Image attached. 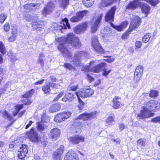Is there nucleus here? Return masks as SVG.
<instances>
[{
    "mask_svg": "<svg viewBox=\"0 0 160 160\" xmlns=\"http://www.w3.org/2000/svg\"><path fill=\"white\" fill-rule=\"evenodd\" d=\"M56 40L60 43L58 46L59 50L63 54L65 57L68 58L69 59L71 58L72 54L68 48L67 47L68 44H70L72 47L76 48H79L81 46L79 39L72 33L64 37H59Z\"/></svg>",
    "mask_w": 160,
    "mask_h": 160,
    "instance_id": "obj_1",
    "label": "nucleus"
},
{
    "mask_svg": "<svg viewBox=\"0 0 160 160\" xmlns=\"http://www.w3.org/2000/svg\"><path fill=\"white\" fill-rule=\"evenodd\" d=\"M142 107V110H141V119L147 118L153 116L154 113L150 112V111H156L159 108V103L156 101L150 100L147 102Z\"/></svg>",
    "mask_w": 160,
    "mask_h": 160,
    "instance_id": "obj_2",
    "label": "nucleus"
},
{
    "mask_svg": "<svg viewBox=\"0 0 160 160\" xmlns=\"http://www.w3.org/2000/svg\"><path fill=\"white\" fill-rule=\"evenodd\" d=\"M94 93V91L89 87L85 88L81 91H78L76 92V95L78 98L79 104L78 105V108L82 110L84 108V103L80 98V97L85 98L92 95Z\"/></svg>",
    "mask_w": 160,
    "mask_h": 160,
    "instance_id": "obj_3",
    "label": "nucleus"
},
{
    "mask_svg": "<svg viewBox=\"0 0 160 160\" xmlns=\"http://www.w3.org/2000/svg\"><path fill=\"white\" fill-rule=\"evenodd\" d=\"M97 113L96 112L89 113H84L80 115L79 117L75 119L73 125L76 127H82L83 126L82 121L88 120H91L96 117Z\"/></svg>",
    "mask_w": 160,
    "mask_h": 160,
    "instance_id": "obj_4",
    "label": "nucleus"
},
{
    "mask_svg": "<svg viewBox=\"0 0 160 160\" xmlns=\"http://www.w3.org/2000/svg\"><path fill=\"white\" fill-rule=\"evenodd\" d=\"M95 62L94 61H91L89 62V66H84L82 68L81 70L86 72H92L98 73L102 70V69H103V68L106 67V63L105 62L101 63L92 67Z\"/></svg>",
    "mask_w": 160,
    "mask_h": 160,
    "instance_id": "obj_5",
    "label": "nucleus"
},
{
    "mask_svg": "<svg viewBox=\"0 0 160 160\" xmlns=\"http://www.w3.org/2000/svg\"><path fill=\"white\" fill-rule=\"evenodd\" d=\"M139 17L137 16H134L133 20L131 21L130 26L128 30L124 32L122 36V39L127 38L131 32L135 30L139 26Z\"/></svg>",
    "mask_w": 160,
    "mask_h": 160,
    "instance_id": "obj_6",
    "label": "nucleus"
},
{
    "mask_svg": "<svg viewBox=\"0 0 160 160\" xmlns=\"http://www.w3.org/2000/svg\"><path fill=\"white\" fill-rule=\"evenodd\" d=\"M33 17L31 15H28L25 17V18L26 21L30 22L32 20V26L34 29L39 31L42 26V22L40 21H37V19H32Z\"/></svg>",
    "mask_w": 160,
    "mask_h": 160,
    "instance_id": "obj_7",
    "label": "nucleus"
},
{
    "mask_svg": "<svg viewBox=\"0 0 160 160\" xmlns=\"http://www.w3.org/2000/svg\"><path fill=\"white\" fill-rule=\"evenodd\" d=\"M92 45L93 48L97 52L101 53H104V50L99 43L98 38L96 36H93L92 38Z\"/></svg>",
    "mask_w": 160,
    "mask_h": 160,
    "instance_id": "obj_8",
    "label": "nucleus"
},
{
    "mask_svg": "<svg viewBox=\"0 0 160 160\" xmlns=\"http://www.w3.org/2000/svg\"><path fill=\"white\" fill-rule=\"evenodd\" d=\"M28 138L32 142H38L40 139V138L37 132L34 131V128H31L30 131L27 133Z\"/></svg>",
    "mask_w": 160,
    "mask_h": 160,
    "instance_id": "obj_9",
    "label": "nucleus"
},
{
    "mask_svg": "<svg viewBox=\"0 0 160 160\" xmlns=\"http://www.w3.org/2000/svg\"><path fill=\"white\" fill-rule=\"evenodd\" d=\"M88 11L83 10L78 12L74 16L71 18L70 21L72 22H77L81 20L83 17L88 14Z\"/></svg>",
    "mask_w": 160,
    "mask_h": 160,
    "instance_id": "obj_10",
    "label": "nucleus"
},
{
    "mask_svg": "<svg viewBox=\"0 0 160 160\" xmlns=\"http://www.w3.org/2000/svg\"><path fill=\"white\" fill-rule=\"evenodd\" d=\"M84 52L81 51L76 53L74 57L72 58V60L70 61V62L72 64L77 66L81 65V57L82 56L83 53Z\"/></svg>",
    "mask_w": 160,
    "mask_h": 160,
    "instance_id": "obj_11",
    "label": "nucleus"
},
{
    "mask_svg": "<svg viewBox=\"0 0 160 160\" xmlns=\"http://www.w3.org/2000/svg\"><path fill=\"white\" fill-rule=\"evenodd\" d=\"M54 7V3L52 2H50L44 8L42 11V14L45 16L50 14L53 10Z\"/></svg>",
    "mask_w": 160,
    "mask_h": 160,
    "instance_id": "obj_12",
    "label": "nucleus"
},
{
    "mask_svg": "<svg viewBox=\"0 0 160 160\" xmlns=\"http://www.w3.org/2000/svg\"><path fill=\"white\" fill-rule=\"evenodd\" d=\"M69 141L73 144H77L80 142H83L84 141V138L82 136L73 135L69 138Z\"/></svg>",
    "mask_w": 160,
    "mask_h": 160,
    "instance_id": "obj_13",
    "label": "nucleus"
},
{
    "mask_svg": "<svg viewBox=\"0 0 160 160\" xmlns=\"http://www.w3.org/2000/svg\"><path fill=\"white\" fill-rule=\"evenodd\" d=\"M116 10V8L115 6H113L111 8L110 10L106 15V21L112 22L113 21L114 15Z\"/></svg>",
    "mask_w": 160,
    "mask_h": 160,
    "instance_id": "obj_14",
    "label": "nucleus"
},
{
    "mask_svg": "<svg viewBox=\"0 0 160 160\" xmlns=\"http://www.w3.org/2000/svg\"><path fill=\"white\" fill-rule=\"evenodd\" d=\"M103 16L102 14H99L97 18H95L96 20L93 24L92 25L91 31L93 33L95 32L99 27V24Z\"/></svg>",
    "mask_w": 160,
    "mask_h": 160,
    "instance_id": "obj_15",
    "label": "nucleus"
},
{
    "mask_svg": "<svg viewBox=\"0 0 160 160\" xmlns=\"http://www.w3.org/2000/svg\"><path fill=\"white\" fill-rule=\"evenodd\" d=\"M121 101L120 98L118 97H115L113 99L112 107L115 109L120 108L124 105Z\"/></svg>",
    "mask_w": 160,
    "mask_h": 160,
    "instance_id": "obj_16",
    "label": "nucleus"
},
{
    "mask_svg": "<svg viewBox=\"0 0 160 160\" xmlns=\"http://www.w3.org/2000/svg\"><path fill=\"white\" fill-rule=\"evenodd\" d=\"M34 92V89H32L29 92H26L23 96V97L25 98L22 100V102L23 103V104L29 105L32 103V102L29 101L27 98L31 97L33 95Z\"/></svg>",
    "mask_w": 160,
    "mask_h": 160,
    "instance_id": "obj_17",
    "label": "nucleus"
},
{
    "mask_svg": "<svg viewBox=\"0 0 160 160\" xmlns=\"http://www.w3.org/2000/svg\"><path fill=\"white\" fill-rule=\"evenodd\" d=\"M116 1V0H101L99 3L98 7L100 8H102L111 6Z\"/></svg>",
    "mask_w": 160,
    "mask_h": 160,
    "instance_id": "obj_18",
    "label": "nucleus"
},
{
    "mask_svg": "<svg viewBox=\"0 0 160 160\" xmlns=\"http://www.w3.org/2000/svg\"><path fill=\"white\" fill-rule=\"evenodd\" d=\"M60 134V131L58 128H54L52 129L49 135L52 140H56Z\"/></svg>",
    "mask_w": 160,
    "mask_h": 160,
    "instance_id": "obj_19",
    "label": "nucleus"
},
{
    "mask_svg": "<svg viewBox=\"0 0 160 160\" xmlns=\"http://www.w3.org/2000/svg\"><path fill=\"white\" fill-rule=\"evenodd\" d=\"M73 152V151H69L65 155L64 160H78V157Z\"/></svg>",
    "mask_w": 160,
    "mask_h": 160,
    "instance_id": "obj_20",
    "label": "nucleus"
},
{
    "mask_svg": "<svg viewBox=\"0 0 160 160\" xmlns=\"http://www.w3.org/2000/svg\"><path fill=\"white\" fill-rule=\"evenodd\" d=\"M87 25L86 23H83L77 26L74 29V30L75 33L77 34L83 32L86 29Z\"/></svg>",
    "mask_w": 160,
    "mask_h": 160,
    "instance_id": "obj_21",
    "label": "nucleus"
},
{
    "mask_svg": "<svg viewBox=\"0 0 160 160\" xmlns=\"http://www.w3.org/2000/svg\"><path fill=\"white\" fill-rule=\"evenodd\" d=\"M128 24L127 21L122 22L120 25L118 26L114 25L112 23H111L112 27L118 31H121L125 28H126Z\"/></svg>",
    "mask_w": 160,
    "mask_h": 160,
    "instance_id": "obj_22",
    "label": "nucleus"
},
{
    "mask_svg": "<svg viewBox=\"0 0 160 160\" xmlns=\"http://www.w3.org/2000/svg\"><path fill=\"white\" fill-rule=\"evenodd\" d=\"M141 9H142V12L145 14V17H146L149 12L151 8L146 3L141 2Z\"/></svg>",
    "mask_w": 160,
    "mask_h": 160,
    "instance_id": "obj_23",
    "label": "nucleus"
},
{
    "mask_svg": "<svg viewBox=\"0 0 160 160\" xmlns=\"http://www.w3.org/2000/svg\"><path fill=\"white\" fill-rule=\"evenodd\" d=\"M140 1V0H134L127 6L126 8L131 10L135 9L139 5Z\"/></svg>",
    "mask_w": 160,
    "mask_h": 160,
    "instance_id": "obj_24",
    "label": "nucleus"
},
{
    "mask_svg": "<svg viewBox=\"0 0 160 160\" xmlns=\"http://www.w3.org/2000/svg\"><path fill=\"white\" fill-rule=\"evenodd\" d=\"M61 25L59 26V30L62 31V29L64 28L66 29L67 28L69 29L70 28V25L68 22V21L67 18H65L62 19L60 23Z\"/></svg>",
    "mask_w": 160,
    "mask_h": 160,
    "instance_id": "obj_25",
    "label": "nucleus"
},
{
    "mask_svg": "<svg viewBox=\"0 0 160 160\" xmlns=\"http://www.w3.org/2000/svg\"><path fill=\"white\" fill-rule=\"evenodd\" d=\"M63 151H56L52 155L53 160H62V155L63 153Z\"/></svg>",
    "mask_w": 160,
    "mask_h": 160,
    "instance_id": "obj_26",
    "label": "nucleus"
},
{
    "mask_svg": "<svg viewBox=\"0 0 160 160\" xmlns=\"http://www.w3.org/2000/svg\"><path fill=\"white\" fill-rule=\"evenodd\" d=\"M38 130L39 131L42 132L48 129L47 126L43 123L41 122H37Z\"/></svg>",
    "mask_w": 160,
    "mask_h": 160,
    "instance_id": "obj_27",
    "label": "nucleus"
},
{
    "mask_svg": "<svg viewBox=\"0 0 160 160\" xmlns=\"http://www.w3.org/2000/svg\"><path fill=\"white\" fill-rule=\"evenodd\" d=\"M60 108V105L56 104L52 105L50 108L49 111L51 112H53L58 111Z\"/></svg>",
    "mask_w": 160,
    "mask_h": 160,
    "instance_id": "obj_28",
    "label": "nucleus"
},
{
    "mask_svg": "<svg viewBox=\"0 0 160 160\" xmlns=\"http://www.w3.org/2000/svg\"><path fill=\"white\" fill-rule=\"evenodd\" d=\"M44 55L42 53H40L39 56L37 60V62L38 64H40L42 67H43L44 66V62L43 58L44 57Z\"/></svg>",
    "mask_w": 160,
    "mask_h": 160,
    "instance_id": "obj_29",
    "label": "nucleus"
},
{
    "mask_svg": "<svg viewBox=\"0 0 160 160\" xmlns=\"http://www.w3.org/2000/svg\"><path fill=\"white\" fill-rule=\"evenodd\" d=\"M94 2V0H82V3L88 8L91 7Z\"/></svg>",
    "mask_w": 160,
    "mask_h": 160,
    "instance_id": "obj_30",
    "label": "nucleus"
},
{
    "mask_svg": "<svg viewBox=\"0 0 160 160\" xmlns=\"http://www.w3.org/2000/svg\"><path fill=\"white\" fill-rule=\"evenodd\" d=\"M28 151H18V157L19 159L22 160L23 158L27 156Z\"/></svg>",
    "mask_w": 160,
    "mask_h": 160,
    "instance_id": "obj_31",
    "label": "nucleus"
},
{
    "mask_svg": "<svg viewBox=\"0 0 160 160\" xmlns=\"http://www.w3.org/2000/svg\"><path fill=\"white\" fill-rule=\"evenodd\" d=\"M69 0H59V2L61 7L65 8L69 4Z\"/></svg>",
    "mask_w": 160,
    "mask_h": 160,
    "instance_id": "obj_32",
    "label": "nucleus"
},
{
    "mask_svg": "<svg viewBox=\"0 0 160 160\" xmlns=\"http://www.w3.org/2000/svg\"><path fill=\"white\" fill-rule=\"evenodd\" d=\"M140 67L138 66L136 68L134 73V78L136 80H139L140 79Z\"/></svg>",
    "mask_w": 160,
    "mask_h": 160,
    "instance_id": "obj_33",
    "label": "nucleus"
},
{
    "mask_svg": "<svg viewBox=\"0 0 160 160\" xmlns=\"http://www.w3.org/2000/svg\"><path fill=\"white\" fill-rule=\"evenodd\" d=\"M62 116L61 113L56 115L54 117V121L57 122H61L64 121L62 117Z\"/></svg>",
    "mask_w": 160,
    "mask_h": 160,
    "instance_id": "obj_34",
    "label": "nucleus"
},
{
    "mask_svg": "<svg viewBox=\"0 0 160 160\" xmlns=\"http://www.w3.org/2000/svg\"><path fill=\"white\" fill-rule=\"evenodd\" d=\"M77 96L76 92L74 93H68L66 94V97L68 98V101L71 102L74 99L76 98V96Z\"/></svg>",
    "mask_w": 160,
    "mask_h": 160,
    "instance_id": "obj_35",
    "label": "nucleus"
},
{
    "mask_svg": "<svg viewBox=\"0 0 160 160\" xmlns=\"http://www.w3.org/2000/svg\"><path fill=\"white\" fill-rule=\"evenodd\" d=\"M64 120L68 118L71 115V113L69 112H63L61 113Z\"/></svg>",
    "mask_w": 160,
    "mask_h": 160,
    "instance_id": "obj_36",
    "label": "nucleus"
},
{
    "mask_svg": "<svg viewBox=\"0 0 160 160\" xmlns=\"http://www.w3.org/2000/svg\"><path fill=\"white\" fill-rule=\"evenodd\" d=\"M149 96L155 98L158 95V92L155 90H152L150 91Z\"/></svg>",
    "mask_w": 160,
    "mask_h": 160,
    "instance_id": "obj_37",
    "label": "nucleus"
},
{
    "mask_svg": "<svg viewBox=\"0 0 160 160\" xmlns=\"http://www.w3.org/2000/svg\"><path fill=\"white\" fill-rule=\"evenodd\" d=\"M0 52L3 55L6 52V49L4 45L1 41H0Z\"/></svg>",
    "mask_w": 160,
    "mask_h": 160,
    "instance_id": "obj_38",
    "label": "nucleus"
},
{
    "mask_svg": "<svg viewBox=\"0 0 160 160\" xmlns=\"http://www.w3.org/2000/svg\"><path fill=\"white\" fill-rule=\"evenodd\" d=\"M22 105H17L15 108V109L14 110L13 114L14 116H15L19 112V111L22 108Z\"/></svg>",
    "mask_w": 160,
    "mask_h": 160,
    "instance_id": "obj_39",
    "label": "nucleus"
},
{
    "mask_svg": "<svg viewBox=\"0 0 160 160\" xmlns=\"http://www.w3.org/2000/svg\"><path fill=\"white\" fill-rule=\"evenodd\" d=\"M42 90L45 93H49L51 91L50 86L48 85H44L42 87Z\"/></svg>",
    "mask_w": 160,
    "mask_h": 160,
    "instance_id": "obj_40",
    "label": "nucleus"
},
{
    "mask_svg": "<svg viewBox=\"0 0 160 160\" xmlns=\"http://www.w3.org/2000/svg\"><path fill=\"white\" fill-rule=\"evenodd\" d=\"M36 5L33 3H29L25 4L24 7V8L27 9H32L34 8L35 7Z\"/></svg>",
    "mask_w": 160,
    "mask_h": 160,
    "instance_id": "obj_41",
    "label": "nucleus"
},
{
    "mask_svg": "<svg viewBox=\"0 0 160 160\" xmlns=\"http://www.w3.org/2000/svg\"><path fill=\"white\" fill-rule=\"evenodd\" d=\"M151 36L149 33H147L144 35L142 38V41L144 43L148 42Z\"/></svg>",
    "mask_w": 160,
    "mask_h": 160,
    "instance_id": "obj_42",
    "label": "nucleus"
},
{
    "mask_svg": "<svg viewBox=\"0 0 160 160\" xmlns=\"http://www.w3.org/2000/svg\"><path fill=\"white\" fill-rule=\"evenodd\" d=\"M7 16L4 13H2L0 15V22L3 23L7 18Z\"/></svg>",
    "mask_w": 160,
    "mask_h": 160,
    "instance_id": "obj_43",
    "label": "nucleus"
},
{
    "mask_svg": "<svg viewBox=\"0 0 160 160\" xmlns=\"http://www.w3.org/2000/svg\"><path fill=\"white\" fill-rule=\"evenodd\" d=\"M2 114L3 115V117L4 118H8V119L9 120H11L12 119V117L11 115H10L6 111H4L3 113Z\"/></svg>",
    "mask_w": 160,
    "mask_h": 160,
    "instance_id": "obj_44",
    "label": "nucleus"
},
{
    "mask_svg": "<svg viewBox=\"0 0 160 160\" xmlns=\"http://www.w3.org/2000/svg\"><path fill=\"white\" fill-rule=\"evenodd\" d=\"M114 117L113 116L109 117L106 120L107 123L109 125H111L114 121Z\"/></svg>",
    "mask_w": 160,
    "mask_h": 160,
    "instance_id": "obj_45",
    "label": "nucleus"
},
{
    "mask_svg": "<svg viewBox=\"0 0 160 160\" xmlns=\"http://www.w3.org/2000/svg\"><path fill=\"white\" fill-rule=\"evenodd\" d=\"M160 2V0H150V4L152 6H156Z\"/></svg>",
    "mask_w": 160,
    "mask_h": 160,
    "instance_id": "obj_46",
    "label": "nucleus"
},
{
    "mask_svg": "<svg viewBox=\"0 0 160 160\" xmlns=\"http://www.w3.org/2000/svg\"><path fill=\"white\" fill-rule=\"evenodd\" d=\"M151 121V122L155 123H160V116L157 117H156L153 118Z\"/></svg>",
    "mask_w": 160,
    "mask_h": 160,
    "instance_id": "obj_47",
    "label": "nucleus"
},
{
    "mask_svg": "<svg viewBox=\"0 0 160 160\" xmlns=\"http://www.w3.org/2000/svg\"><path fill=\"white\" fill-rule=\"evenodd\" d=\"M4 30L6 32L10 30V25L9 22H6L3 26Z\"/></svg>",
    "mask_w": 160,
    "mask_h": 160,
    "instance_id": "obj_48",
    "label": "nucleus"
},
{
    "mask_svg": "<svg viewBox=\"0 0 160 160\" xmlns=\"http://www.w3.org/2000/svg\"><path fill=\"white\" fill-rule=\"evenodd\" d=\"M64 66L65 68L69 70H72L74 68V67L69 63H65Z\"/></svg>",
    "mask_w": 160,
    "mask_h": 160,
    "instance_id": "obj_49",
    "label": "nucleus"
},
{
    "mask_svg": "<svg viewBox=\"0 0 160 160\" xmlns=\"http://www.w3.org/2000/svg\"><path fill=\"white\" fill-rule=\"evenodd\" d=\"M17 35H12V36L9 37L8 39L9 42H13L15 40Z\"/></svg>",
    "mask_w": 160,
    "mask_h": 160,
    "instance_id": "obj_50",
    "label": "nucleus"
},
{
    "mask_svg": "<svg viewBox=\"0 0 160 160\" xmlns=\"http://www.w3.org/2000/svg\"><path fill=\"white\" fill-rule=\"evenodd\" d=\"M102 70L103 71L102 75L105 76H106L111 71V70H110L109 71H107V69L105 68H103V69H102Z\"/></svg>",
    "mask_w": 160,
    "mask_h": 160,
    "instance_id": "obj_51",
    "label": "nucleus"
},
{
    "mask_svg": "<svg viewBox=\"0 0 160 160\" xmlns=\"http://www.w3.org/2000/svg\"><path fill=\"white\" fill-rule=\"evenodd\" d=\"M12 35H15L17 36V31L16 28L13 26L12 28Z\"/></svg>",
    "mask_w": 160,
    "mask_h": 160,
    "instance_id": "obj_52",
    "label": "nucleus"
},
{
    "mask_svg": "<svg viewBox=\"0 0 160 160\" xmlns=\"http://www.w3.org/2000/svg\"><path fill=\"white\" fill-rule=\"evenodd\" d=\"M63 93V92H60L56 96V97L54 99V101H56L58 100V99L61 97Z\"/></svg>",
    "mask_w": 160,
    "mask_h": 160,
    "instance_id": "obj_53",
    "label": "nucleus"
},
{
    "mask_svg": "<svg viewBox=\"0 0 160 160\" xmlns=\"http://www.w3.org/2000/svg\"><path fill=\"white\" fill-rule=\"evenodd\" d=\"M50 86L51 87L54 89H56L58 88L60 86L58 84L54 83H52L50 84Z\"/></svg>",
    "mask_w": 160,
    "mask_h": 160,
    "instance_id": "obj_54",
    "label": "nucleus"
},
{
    "mask_svg": "<svg viewBox=\"0 0 160 160\" xmlns=\"http://www.w3.org/2000/svg\"><path fill=\"white\" fill-rule=\"evenodd\" d=\"M44 81V79H42L41 80H39V81L36 82L35 83V84L36 85H38V84H41Z\"/></svg>",
    "mask_w": 160,
    "mask_h": 160,
    "instance_id": "obj_55",
    "label": "nucleus"
},
{
    "mask_svg": "<svg viewBox=\"0 0 160 160\" xmlns=\"http://www.w3.org/2000/svg\"><path fill=\"white\" fill-rule=\"evenodd\" d=\"M77 88L78 85L71 87L70 88V90L73 91L76 90L77 89Z\"/></svg>",
    "mask_w": 160,
    "mask_h": 160,
    "instance_id": "obj_56",
    "label": "nucleus"
},
{
    "mask_svg": "<svg viewBox=\"0 0 160 160\" xmlns=\"http://www.w3.org/2000/svg\"><path fill=\"white\" fill-rule=\"evenodd\" d=\"M119 128L121 131H122L124 128V124L123 123H121L119 125Z\"/></svg>",
    "mask_w": 160,
    "mask_h": 160,
    "instance_id": "obj_57",
    "label": "nucleus"
},
{
    "mask_svg": "<svg viewBox=\"0 0 160 160\" xmlns=\"http://www.w3.org/2000/svg\"><path fill=\"white\" fill-rule=\"evenodd\" d=\"M3 69L2 68L0 67V80L2 78V77L3 75Z\"/></svg>",
    "mask_w": 160,
    "mask_h": 160,
    "instance_id": "obj_58",
    "label": "nucleus"
},
{
    "mask_svg": "<svg viewBox=\"0 0 160 160\" xmlns=\"http://www.w3.org/2000/svg\"><path fill=\"white\" fill-rule=\"evenodd\" d=\"M33 123V122H32V121L31 120V121H29V123L26 125V126L25 127V129H28V128H29L31 126V124Z\"/></svg>",
    "mask_w": 160,
    "mask_h": 160,
    "instance_id": "obj_59",
    "label": "nucleus"
},
{
    "mask_svg": "<svg viewBox=\"0 0 160 160\" xmlns=\"http://www.w3.org/2000/svg\"><path fill=\"white\" fill-rule=\"evenodd\" d=\"M50 79L51 80L52 82H55L56 81V78L55 76H50Z\"/></svg>",
    "mask_w": 160,
    "mask_h": 160,
    "instance_id": "obj_60",
    "label": "nucleus"
},
{
    "mask_svg": "<svg viewBox=\"0 0 160 160\" xmlns=\"http://www.w3.org/2000/svg\"><path fill=\"white\" fill-rule=\"evenodd\" d=\"M27 146L25 144L22 145L20 147V149L24 150L25 149H27Z\"/></svg>",
    "mask_w": 160,
    "mask_h": 160,
    "instance_id": "obj_61",
    "label": "nucleus"
},
{
    "mask_svg": "<svg viewBox=\"0 0 160 160\" xmlns=\"http://www.w3.org/2000/svg\"><path fill=\"white\" fill-rule=\"evenodd\" d=\"M62 100L64 102H66L68 100V98L66 97V95L63 98Z\"/></svg>",
    "mask_w": 160,
    "mask_h": 160,
    "instance_id": "obj_62",
    "label": "nucleus"
},
{
    "mask_svg": "<svg viewBox=\"0 0 160 160\" xmlns=\"http://www.w3.org/2000/svg\"><path fill=\"white\" fill-rule=\"evenodd\" d=\"M112 140L118 144L120 143V139H117L116 140L115 139H112Z\"/></svg>",
    "mask_w": 160,
    "mask_h": 160,
    "instance_id": "obj_63",
    "label": "nucleus"
},
{
    "mask_svg": "<svg viewBox=\"0 0 160 160\" xmlns=\"http://www.w3.org/2000/svg\"><path fill=\"white\" fill-rule=\"evenodd\" d=\"M135 46L138 48H140V42H137L135 43Z\"/></svg>",
    "mask_w": 160,
    "mask_h": 160,
    "instance_id": "obj_64",
    "label": "nucleus"
}]
</instances>
